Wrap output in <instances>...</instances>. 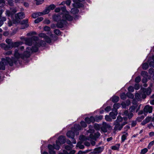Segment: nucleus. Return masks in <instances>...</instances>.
I'll return each instance as SVG.
<instances>
[{
	"label": "nucleus",
	"instance_id": "nucleus-57",
	"mask_svg": "<svg viewBox=\"0 0 154 154\" xmlns=\"http://www.w3.org/2000/svg\"><path fill=\"white\" fill-rule=\"evenodd\" d=\"M138 101H137L136 99L134 98L133 100L132 103L134 105H137V102Z\"/></svg>",
	"mask_w": 154,
	"mask_h": 154
},
{
	"label": "nucleus",
	"instance_id": "nucleus-55",
	"mask_svg": "<svg viewBox=\"0 0 154 154\" xmlns=\"http://www.w3.org/2000/svg\"><path fill=\"white\" fill-rule=\"evenodd\" d=\"M5 41L6 43L8 44L10 42H12V39L8 38L6 39Z\"/></svg>",
	"mask_w": 154,
	"mask_h": 154
},
{
	"label": "nucleus",
	"instance_id": "nucleus-11",
	"mask_svg": "<svg viewBox=\"0 0 154 154\" xmlns=\"http://www.w3.org/2000/svg\"><path fill=\"white\" fill-rule=\"evenodd\" d=\"M39 36L40 37H41L44 38L45 41L48 43H51V38L48 36L46 35L45 34L43 33H40L39 35Z\"/></svg>",
	"mask_w": 154,
	"mask_h": 154
},
{
	"label": "nucleus",
	"instance_id": "nucleus-64",
	"mask_svg": "<svg viewBox=\"0 0 154 154\" xmlns=\"http://www.w3.org/2000/svg\"><path fill=\"white\" fill-rule=\"evenodd\" d=\"M146 77H144L142 81L143 83H146L147 82V80Z\"/></svg>",
	"mask_w": 154,
	"mask_h": 154
},
{
	"label": "nucleus",
	"instance_id": "nucleus-43",
	"mask_svg": "<svg viewBox=\"0 0 154 154\" xmlns=\"http://www.w3.org/2000/svg\"><path fill=\"white\" fill-rule=\"evenodd\" d=\"M137 107V106H132L129 109V110L131 112H133L134 111L136 108Z\"/></svg>",
	"mask_w": 154,
	"mask_h": 154
},
{
	"label": "nucleus",
	"instance_id": "nucleus-7",
	"mask_svg": "<svg viewBox=\"0 0 154 154\" xmlns=\"http://www.w3.org/2000/svg\"><path fill=\"white\" fill-rule=\"evenodd\" d=\"M38 39V37L37 36H33L31 38H26L25 39L26 44L30 46L32 45L33 41L35 42Z\"/></svg>",
	"mask_w": 154,
	"mask_h": 154
},
{
	"label": "nucleus",
	"instance_id": "nucleus-40",
	"mask_svg": "<svg viewBox=\"0 0 154 154\" xmlns=\"http://www.w3.org/2000/svg\"><path fill=\"white\" fill-rule=\"evenodd\" d=\"M148 151V149L146 148H144L141 151L140 154H145Z\"/></svg>",
	"mask_w": 154,
	"mask_h": 154
},
{
	"label": "nucleus",
	"instance_id": "nucleus-3",
	"mask_svg": "<svg viewBox=\"0 0 154 154\" xmlns=\"http://www.w3.org/2000/svg\"><path fill=\"white\" fill-rule=\"evenodd\" d=\"M9 9V10H7L6 11L5 14L7 17H11L12 20L17 21L25 17V14L22 12L15 14L14 17V14L17 11V7H10Z\"/></svg>",
	"mask_w": 154,
	"mask_h": 154
},
{
	"label": "nucleus",
	"instance_id": "nucleus-61",
	"mask_svg": "<svg viewBox=\"0 0 154 154\" xmlns=\"http://www.w3.org/2000/svg\"><path fill=\"white\" fill-rule=\"evenodd\" d=\"M105 119L106 121H110L111 120L109 116L107 115L105 116Z\"/></svg>",
	"mask_w": 154,
	"mask_h": 154
},
{
	"label": "nucleus",
	"instance_id": "nucleus-6",
	"mask_svg": "<svg viewBox=\"0 0 154 154\" xmlns=\"http://www.w3.org/2000/svg\"><path fill=\"white\" fill-rule=\"evenodd\" d=\"M114 123V125H115L114 128V130L115 131H120L122 128L123 126L127 123V122L126 121H124L123 122V123Z\"/></svg>",
	"mask_w": 154,
	"mask_h": 154
},
{
	"label": "nucleus",
	"instance_id": "nucleus-33",
	"mask_svg": "<svg viewBox=\"0 0 154 154\" xmlns=\"http://www.w3.org/2000/svg\"><path fill=\"white\" fill-rule=\"evenodd\" d=\"M21 42H16L13 43V48L17 47L19 46L21 44Z\"/></svg>",
	"mask_w": 154,
	"mask_h": 154
},
{
	"label": "nucleus",
	"instance_id": "nucleus-34",
	"mask_svg": "<svg viewBox=\"0 0 154 154\" xmlns=\"http://www.w3.org/2000/svg\"><path fill=\"white\" fill-rule=\"evenodd\" d=\"M141 75L143 77H147L148 76V73L145 71H142L141 72Z\"/></svg>",
	"mask_w": 154,
	"mask_h": 154
},
{
	"label": "nucleus",
	"instance_id": "nucleus-29",
	"mask_svg": "<svg viewBox=\"0 0 154 154\" xmlns=\"http://www.w3.org/2000/svg\"><path fill=\"white\" fill-rule=\"evenodd\" d=\"M120 106V104L119 103H115L113 106V110L117 111V109H118Z\"/></svg>",
	"mask_w": 154,
	"mask_h": 154
},
{
	"label": "nucleus",
	"instance_id": "nucleus-36",
	"mask_svg": "<svg viewBox=\"0 0 154 154\" xmlns=\"http://www.w3.org/2000/svg\"><path fill=\"white\" fill-rule=\"evenodd\" d=\"M126 94H125V93H122L120 95V97L122 99L125 100L126 98Z\"/></svg>",
	"mask_w": 154,
	"mask_h": 154
},
{
	"label": "nucleus",
	"instance_id": "nucleus-63",
	"mask_svg": "<svg viewBox=\"0 0 154 154\" xmlns=\"http://www.w3.org/2000/svg\"><path fill=\"white\" fill-rule=\"evenodd\" d=\"M149 65L150 66L154 67V61H151L149 63Z\"/></svg>",
	"mask_w": 154,
	"mask_h": 154
},
{
	"label": "nucleus",
	"instance_id": "nucleus-49",
	"mask_svg": "<svg viewBox=\"0 0 154 154\" xmlns=\"http://www.w3.org/2000/svg\"><path fill=\"white\" fill-rule=\"evenodd\" d=\"M141 80L140 77L139 76L136 77L135 79V82L137 83H139Z\"/></svg>",
	"mask_w": 154,
	"mask_h": 154
},
{
	"label": "nucleus",
	"instance_id": "nucleus-16",
	"mask_svg": "<svg viewBox=\"0 0 154 154\" xmlns=\"http://www.w3.org/2000/svg\"><path fill=\"white\" fill-rule=\"evenodd\" d=\"M123 119H124L125 121L126 122V121L127 119V118L126 117H124L123 119L121 116H118L117 119L116 120V121L114 122V123H123V122H122V121H123Z\"/></svg>",
	"mask_w": 154,
	"mask_h": 154
},
{
	"label": "nucleus",
	"instance_id": "nucleus-21",
	"mask_svg": "<svg viewBox=\"0 0 154 154\" xmlns=\"http://www.w3.org/2000/svg\"><path fill=\"white\" fill-rule=\"evenodd\" d=\"M28 22V19H26L23 20L21 22V24L22 25H24L25 26L24 28H21V29H23L28 27L29 25L27 24Z\"/></svg>",
	"mask_w": 154,
	"mask_h": 154
},
{
	"label": "nucleus",
	"instance_id": "nucleus-23",
	"mask_svg": "<svg viewBox=\"0 0 154 154\" xmlns=\"http://www.w3.org/2000/svg\"><path fill=\"white\" fill-rule=\"evenodd\" d=\"M117 111L112 110V112L109 113V115L112 119H116V116L117 115Z\"/></svg>",
	"mask_w": 154,
	"mask_h": 154
},
{
	"label": "nucleus",
	"instance_id": "nucleus-39",
	"mask_svg": "<svg viewBox=\"0 0 154 154\" xmlns=\"http://www.w3.org/2000/svg\"><path fill=\"white\" fill-rule=\"evenodd\" d=\"M126 95L127 96L130 98H133L134 97V95L130 92L127 93Z\"/></svg>",
	"mask_w": 154,
	"mask_h": 154
},
{
	"label": "nucleus",
	"instance_id": "nucleus-27",
	"mask_svg": "<svg viewBox=\"0 0 154 154\" xmlns=\"http://www.w3.org/2000/svg\"><path fill=\"white\" fill-rule=\"evenodd\" d=\"M119 97L117 96H114L112 98V100L114 103L117 102L119 100Z\"/></svg>",
	"mask_w": 154,
	"mask_h": 154
},
{
	"label": "nucleus",
	"instance_id": "nucleus-30",
	"mask_svg": "<svg viewBox=\"0 0 154 154\" xmlns=\"http://www.w3.org/2000/svg\"><path fill=\"white\" fill-rule=\"evenodd\" d=\"M103 116H96L94 118V121L97 122H99V121L101 119L103 118Z\"/></svg>",
	"mask_w": 154,
	"mask_h": 154
},
{
	"label": "nucleus",
	"instance_id": "nucleus-50",
	"mask_svg": "<svg viewBox=\"0 0 154 154\" xmlns=\"http://www.w3.org/2000/svg\"><path fill=\"white\" fill-rule=\"evenodd\" d=\"M44 30L46 31H49L50 29V28L49 27L46 26L44 27Z\"/></svg>",
	"mask_w": 154,
	"mask_h": 154
},
{
	"label": "nucleus",
	"instance_id": "nucleus-25",
	"mask_svg": "<svg viewBox=\"0 0 154 154\" xmlns=\"http://www.w3.org/2000/svg\"><path fill=\"white\" fill-rule=\"evenodd\" d=\"M120 144L118 143L111 147V149L114 150H117L119 149Z\"/></svg>",
	"mask_w": 154,
	"mask_h": 154
},
{
	"label": "nucleus",
	"instance_id": "nucleus-15",
	"mask_svg": "<svg viewBox=\"0 0 154 154\" xmlns=\"http://www.w3.org/2000/svg\"><path fill=\"white\" fill-rule=\"evenodd\" d=\"M100 135V133L98 132H97L96 133L94 134H91L90 135V137L91 139L96 140V139L98 138Z\"/></svg>",
	"mask_w": 154,
	"mask_h": 154
},
{
	"label": "nucleus",
	"instance_id": "nucleus-37",
	"mask_svg": "<svg viewBox=\"0 0 154 154\" xmlns=\"http://www.w3.org/2000/svg\"><path fill=\"white\" fill-rule=\"evenodd\" d=\"M94 128L96 130H99L101 129V126L97 124H94Z\"/></svg>",
	"mask_w": 154,
	"mask_h": 154
},
{
	"label": "nucleus",
	"instance_id": "nucleus-60",
	"mask_svg": "<svg viewBox=\"0 0 154 154\" xmlns=\"http://www.w3.org/2000/svg\"><path fill=\"white\" fill-rule=\"evenodd\" d=\"M44 22L45 23L48 24L50 23V21L48 19H45L44 20Z\"/></svg>",
	"mask_w": 154,
	"mask_h": 154
},
{
	"label": "nucleus",
	"instance_id": "nucleus-59",
	"mask_svg": "<svg viewBox=\"0 0 154 154\" xmlns=\"http://www.w3.org/2000/svg\"><path fill=\"white\" fill-rule=\"evenodd\" d=\"M154 72V70L152 69H150L149 70V72L151 74Z\"/></svg>",
	"mask_w": 154,
	"mask_h": 154
},
{
	"label": "nucleus",
	"instance_id": "nucleus-53",
	"mask_svg": "<svg viewBox=\"0 0 154 154\" xmlns=\"http://www.w3.org/2000/svg\"><path fill=\"white\" fill-rule=\"evenodd\" d=\"M133 116V114L132 113L130 112L129 113L128 115V117L129 119H130Z\"/></svg>",
	"mask_w": 154,
	"mask_h": 154
},
{
	"label": "nucleus",
	"instance_id": "nucleus-14",
	"mask_svg": "<svg viewBox=\"0 0 154 154\" xmlns=\"http://www.w3.org/2000/svg\"><path fill=\"white\" fill-rule=\"evenodd\" d=\"M35 43L38 47H39L45 46L46 44L45 42V41L42 40H38V38L37 40L36 41Z\"/></svg>",
	"mask_w": 154,
	"mask_h": 154
},
{
	"label": "nucleus",
	"instance_id": "nucleus-13",
	"mask_svg": "<svg viewBox=\"0 0 154 154\" xmlns=\"http://www.w3.org/2000/svg\"><path fill=\"white\" fill-rule=\"evenodd\" d=\"M55 7V6L53 4L50 5L43 11V14H48L50 12V10H53Z\"/></svg>",
	"mask_w": 154,
	"mask_h": 154
},
{
	"label": "nucleus",
	"instance_id": "nucleus-2",
	"mask_svg": "<svg viewBox=\"0 0 154 154\" xmlns=\"http://www.w3.org/2000/svg\"><path fill=\"white\" fill-rule=\"evenodd\" d=\"M53 19L54 21L57 22L56 25L57 27L61 28L66 25L67 20H72L73 17L69 14L59 13L54 15L53 16Z\"/></svg>",
	"mask_w": 154,
	"mask_h": 154
},
{
	"label": "nucleus",
	"instance_id": "nucleus-4",
	"mask_svg": "<svg viewBox=\"0 0 154 154\" xmlns=\"http://www.w3.org/2000/svg\"><path fill=\"white\" fill-rule=\"evenodd\" d=\"M82 129L81 127L79 124H75L74 127L72 128L71 131H68L66 133V136L69 138H73L75 137V134L76 135L79 134L78 131Z\"/></svg>",
	"mask_w": 154,
	"mask_h": 154
},
{
	"label": "nucleus",
	"instance_id": "nucleus-17",
	"mask_svg": "<svg viewBox=\"0 0 154 154\" xmlns=\"http://www.w3.org/2000/svg\"><path fill=\"white\" fill-rule=\"evenodd\" d=\"M103 146L99 147L94 149V151L95 154H98L101 153L103 150Z\"/></svg>",
	"mask_w": 154,
	"mask_h": 154
},
{
	"label": "nucleus",
	"instance_id": "nucleus-38",
	"mask_svg": "<svg viewBox=\"0 0 154 154\" xmlns=\"http://www.w3.org/2000/svg\"><path fill=\"white\" fill-rule=\"evenodd\" d=\"M54 32L55 34L58 35H60L61 34V32L58 29H55L54 30Z\"/></svg>",
	"mask_w": 154,
	"mask_h": 154
},
{
	"label": "nucleus",
	"instance_id": "nucleus-52",
	"mask_svg": "<svg viewBox=\"0 0 154 154\" xmlns=\"http://www.w3.org/2000/svg\"><path fill=\"white\" fill-rule=\"evenodd\" d=\"M65 2V3L67 6H69L71 3V1L70 0H67Z\"/></svg>",
	"mask_w": 154,
	"mask_h": 154
},
{
	"label": "nucleus",
	"instance_id": "nucleus-44",
	"mask_svg": "<svg viewBox=\"0 0 154 154\" xmlns=\"http://www.w3.org/2000/svg\"><path fill=\"white\" fill-rule=\"evenodd\" d=\"M24 49V47L23 46H21L20 47V49H16L15 50V52H14V53L15 52V50H19V51H20V54L21 55H22V56H24V53H23V54H21V51H22L23 50V49Z\"/></svg>",
	"mask_w": 154,
	"mask_h": 154
},
{
	"label": "nucleus",
	"instance_id": "nucleus-5",
	"mask_svg": "<svg viewBox=\"0 0 154 154\" xmlns=\"http://www.w3.org/2000/svg\"><path fill=\"white\" fill-rule=\"evenodd\" d=\"M61 144L58 142V141H56V143L53 144V145L49 144L48 145V147L49 149V152L50 154H55V152L54 151V149L58 150L60 149V145Z\"/></svg>",
	"mask_w": 154,
	"mask_h": 154
},
{
	"label": "nucleus",
	"instance_id": "nucleus-20",
	"mask_svg": "<svg viewBox=\"0 0 154 154\" xmlns=\"http://www.w3.org/2000/svg\"><path fill=\"white\" fill-rule=\"evenodd\" d=\"M85 121L88 124H90L91 122H93L94 121V118L93 116L90 118L86 117L85 119Z\"/></svg>",
	"mask_w": 154,
	"mask_h": 154
},
{
	"label": "nucleus",
	"instance_id": "nucleus-8",
	"mask_svg": "<svg viewBox=\"0 0 154 154\" xmlns=\"http://www.w3.org/2000/svg\"><path fill=\"white\" fill-rule=\"evenodd\" d=\"M110 126L106 122H103L101 127V131L103 132H106L107 131V129H109Z\"/></svg>",
	"mask_w": 154,
	"mask_h": 154
},
{
	"label": "nucleus",
	"instance_id": "nucleus-62",
	"mask_svg": "<svg viewBox=\"0 0 154 154\" xmlns=\"http://www.w3.org/2000/svg\"><path fill=\"white\" fill-rule=\"evenodd\" d=\"M125 103L124 102H122V103H121V105L123 108H125L126 107V106H127Z\"/></svg>",
	"mask_w": 154,
	"mask_h": 154
},
{
	"label": "nucleus",
	"instance_id": "nucleus-31",
	"mask_svg": "<svg viewBox=\"0 0 154 154\" xmlns=\"http://www.w3.org/2000/svg\"><path fill=\"white\" fill-rule=\"evenodd\" d=\"M73 146L72 144H71L70 145H66L65 146V149L68 150H70L73 147Z\"/></svg>",
	"mask_w": 154,
	"mask_h": 154
},
{
	"label": "nucleus",
	"instance_id": "nucleus-42",
	"mask_svg": "<svg viewBox=\"0 0 154 154\" xmlns=\"http://www.w3.org/2000/svg\"><path fill=\"white\" fill-rule=\"evenodd\" d=\"M76 147H79L80 149H83L85 147V146L79 143H77L76 145Z\"/></svg>",
	"mask_w": 154,
	"mask_h": 154
},
{
	"label": "nucleus",
	"instance_id": "nucleus-56",
	"mask_svg": "<svg viewBox=\"0 0 154 154\" xmlns=\"http://www.w3.org/2000/svg\"><path fill=\"white\" fill-rule=\"evenodd\" d=\"M0 20L1 21H2L4 22L6 20V18L5 17H0Z\"/></svg>",
	"mask_w": 154,
	"mask_h": 154
},
{
	"label": "nucleus",
	"instance_id": "nucleus-19",
	"mask_svg": "<svg viewBox=\"0 0 154 154\" xmlns=\"http://www.w3.org/2000/svg\"><path fill=\"white\" fill-rule=\"evenodd\" d=\"M151 89L150 88H144L142 90L143 94H146L147 95H149L151 92Z\"/></svg>",
	"mask_w": 154,
	"mask_h": 154
},
{
	"label": "nucleus",
	"instance_id": "nucleus-10",
	"mask_svg": "<svg viewBox=\"0 0 154 154\" xmlns=\"http://www.w3.org/2000/svg\"><path fill=\"white\" fill-rule=\"evenodd\" d=\"M13 43L12 41L11 42L8 44V45L5 44H2L1 45L2 47L4 48L5 50H7L11 49L13 48Z\"/></svg>",
	"mask_w": 154,
	"mask_h": 154
},
{
	"label": "nucleus",
	"instance_id": "nucleus-28",
	"mask_svg": "<svg viewBox=\"0 0 154 154\" xmlns=\"http://www.w3.org/2000/svg\"><path fill=\"white\" fill-rule=\"evenodd\" d=\"M79 11V10L76 8H72L71 10V12L74 14H77Z\"/></svg>",
	"mask_w": 154,
	"mask_h": 154
},
{
	"label": "nucleus",
	"instance_id": "nucleus-26",
	"mask_svg": "<svg viewBox=\"0 0 154 154\" xmlns=\"http://www.w3.org/2000/svg\"><path fill=\"white\" fill-rule=\"evenodd\" d=\"M62 12L63 13V14H69L68 11L66 10V6H64L60 8Z\"/></svg>",
	"mask_w": 154,
	"mask_h": 154
},
{
	"label": "nucleus",
	"instance_id": "nucleus-9",
	"mask_svg": "<svg viewBox=\"0 0 154 154\" xmlns=\"http://www.w3.org/2000/svg\"><path fill=\"white\" fill-rule=\"evenodd\" d=\"M146 97V95L145 94H143V93H137L135 95V98L137 101H141V98H145Z\"/></svg>",
	"mask_w": 154,
	"mask_h": 154
},
{
	"label": "nucleus",
	"instance_id": "nucleus-58",
	"mask_svg": "<svg viewBox=\"0 0 154 154\" xmlns=\"http://www.w3.org/2000/svg\"><path fill=\"white\" fill-rule=\"evenodd\" d=\"M127 106H128L130 104L131 102L129 100H127L124 101Z\"/></svg>",
	"mask_w": 154,
	"mask_h": 154
},
{
	"label": "nucleus",
	"instance_id": "nucleus-41",
	"mask_svg": "<svg viewBox=\"0 0 154 154\" xmlns=\"http://www.w3.org/2000/svg\"><path fill=\"white\" fill-rule=\"evenodd\" d=\"M144 118V116L143 115H140L138 117H137V119L140 122Z\"/></svg>",
	"mask_w": 154,
	"mask_h": 154
},
{
	"label": "nucleus",
	"instance_id": "nucleus-1",
	"mask_svg": "<svg viewBox=\"0 0 154 154\" xmlns=\"http://www.w3.org/2000/svg\"><path fill=\"white\" fill-rule=\"evenodd\" d=\"M35 45L33 46L32 48L30 47L27 48L26 50L24 52V56L21 55L19 50H16L14 54L15 57H12L10 58L9 57H6V58H2V61L0 62V70H5V65L9 64L10 66H12L14 63L16 64L19 59L21 58L23 60L26 59L30 57L32 52H37L39 47H38L35 43Z\"/></svg>",
	"mask_w": 154,
	"mask_h": 154
},
{
	"label": "nucleus",
	"instance_id": "nucleus-48",
	"mask_svg": "<svg viewBox=\"0 0 154 154\" xmlns=\"http://www.w3.org/2000/svg\"><path fill=\"white\" fill-rule=\"evenodd\" d=\"M128 90L129 92H133L134 91V89L133 87L130 86L128 87Z\"/></svg>",
	"mask_w": 154,
	"mask_h": 154
},
{
	"label": "nucleus",
	"instance_id": "nucleus-46",
	"mask_svg": "<svg viewBox=\"0 0 154 154\" xmlns=\"http://www.w3.org/2000/svg\"><path fill=\"white\" fill-rule=\"evenodd\" d=\"M8 3L10 6H12L14 5V1L13 0H8Z\"/></svg>",
	"mask_w": 154,
	"mask_h": 154
},
{
	"label": "nucleus",
	"instance_id": "nucleus-12",
	"mask_svg": "<svg viewBox=\"0 0 154 154\" xmlns=\"http://www.w3.org/2000/svg\"><path fill=\"white\" fill-rule=\"evenodd\" d=\"M152 106L149 105H146L143 109L144 114H145V113H151L152 112Z\"/></svg>",
	"mask_w": 154,
	"mask_h": 154
},
{
	"label": "nucleus",
	"instance_id": "nucleus-22",
	"mask_svg": "<svg viewBox=\"0 0 154 154\" xmlns=\"http://www.w3.org/2000/svg\"><path fill=\"white\" fill-rule=\"evenodd\" d=\"M44 13V11L42 12L35 13L32 14V17L34 18H35L39 16L45 14Z\"/></svg>",
	"mask_w": 154,
	"mask_h": 154
},
{
	"label": "nucleus",
	"instance_id": "nucleus-45",
	"mask_svg": "<svg viewBox=\"0 0 154 154\" xmlns=\"http://www.w3.org/2000/svg\"><path fill=\"white\" fill-rule=\"evenodd\" d=\"M80 124L82 126L83 128H85L87 127V125L85 122L83 121H82L80 122Z\"/></svg>",
	"mask_w": 154,
	"mask_h": 154
},
{
	"label": "nucleus",
	"instance_id": "nucleus-54",
	"mask_svg": "<svg viewBox=\"0 0 154 154\" xmlns=\"http://www.w3.org/2000/svg\"><path fill=\"white\" fill-rule=\"evenodd\" d=\"M105 110L107 112H109L111 110V107L109 106H108L105 108Z\"/></svg>",
	"mask_w": 154,
	"mask_h": 154
},
{
	"label": "nucleus",
	"instance_id": "nucleus-32",
	"mask_svg": "<svg viewBox=\"0 0 154 154\" xmlns=\"http://www.w3.org/2000/svg\"><path fill=\"white\" fill-rule=\"evenodd\" d=\"M43 20V18L42 17H38L35 20L34 22L35 23H38L42 20Z\"/></svg>",
	"mask_w": 154,
	"mask_h": 154
},
{
	"label": "nucleus",
	"instance_id": "nucleus-18",
	"mask_svg": "<svg viewBox=\"0 0 154 154\" xmlns=\"http://www.w3.org/2000/svg\"><path fill=\"white\" fill-rule=\"evenodd\" d=\"M57 141H58L60 144H63L66 142L65 137L63 136H60L59 137L58 140Z\"/></svg>",
	"mask_w": 154,
	"mask_h": 154
},
{
	"label": "nucleus",
	"instance_id": "nucleus-35",
	"mask_svg": "<svg viewBox=\"0 0 154 154\" xmlns=\"http://www.w3.org/2000/svg\"><path fill=\"white\" fill-rule=\"evenodd\" d=\"M148 64L147 63H145L143 64L142 68L143 69H146L148 68Z\"/></svg>",
	"mask_w": 154,
	"mask_h": 154
},
{
	"label": "nucleus",
	"instance_id": "nucleus-47",
	"mask_svg": "<svg viewBox=\"0 0 154 154\" xmlns=\"http://www.w3.org/2000/svg\"><path fill=\"white\" fill-rule=\"evenodd\" d=\"M36 4L37 5H39L42 4L43 2V0H35Z\"/></svg>",
	"mask_w": 154,
	"mask_h": 154
},
{
	"label": "nucleus",
	"instance_id": "nucleus-24",
	"mask_svg": "<svg viewBox=\"0 0 154 154\" xmlns=\"http://www.w3.org/2000/svg\"><path fill=\"white\" fill-rule=\"evenodd\" d=\"M122 133H125L123 134L121 137V141L122 142H124L126 139V138L128 136V133L127 132H122Z\"/></svg>",
	"mask_w": 154,
	"mask_h": 154
},
{
	"label": "nucleus",
	"instance_id": "nucleus-51",
	"mask_svg": "<svg viewBox=\"0 0 154 154\" xmlns=\"http://www.w3.org/2000/svg\"><path fill=\"white\" fill-rule=\"evenodd\" d=\"M151 119V117H147L146 118V119L144 120L145 121H146V122L147 123L149 122Z\"/></svg>",
	"mask_w": 154,
	"mask_h": 154
}]
</instances>
